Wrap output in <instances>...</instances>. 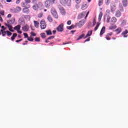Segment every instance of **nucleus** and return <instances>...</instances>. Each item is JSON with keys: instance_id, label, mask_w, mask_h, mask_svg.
Returning a JSON list of instances; mask_svg holds the SVG:
<instances>
[{"instance_id": "1", "label": "nucleus", "mask_w": 128, "mask_h": 128, "mask_svg": "<svg viewBox=\"0 0 128 128\" xmlns=\"http://www.w3.org/2000/svg\"><path fill=\"white\" fill-rule=\"evenodd\" d=\"M60 2L63 6H70L72 4V0H60Z\"/></svg>"}, {"instance_id": "2", "label": "nucleus", "mask_w": 128, "mask_h": 128, "mask_svg": "<svg viewBox=\"0 0 128 128\" xmlns=\"http://www.w3.org/2000/svg\"><path fill=\"white\" fill-rule=\"evenodd\" d=\"M51 12L55 18H58V12L56 11V9L54 8H52L51 9Z\"/></svg>"}, {"instance_id": "3", "label": "nucleus", "mask_w": 128, "mask_h": 128, "mask_svg": "<svg viewBox=\"0 0 128 128\" xmlns=\"http://www.w3.org/2000/svg\"><path fill=\"white\" fill-rule=\"evenodd\" d=\"M30 6L28 5L27 8H24L22 9V12L24 14H30Z\"/></svg>"}, {"instance_id": "4", "label": "nucleus", "mask_w": 128, "mask_h": 128, "mask_svg": "<svg viewBox=\"0 0 128 128\" xmlns=\"http://www.w3.org/2000/svg\"><path fill=\"white\" fill-rule=\"evenodd\" d=\"M56 30L59 32H64V24H62L59 25L56 28Z\"/></svg>"}, {"instance_id": "5", "label": "nucleus", "mask_w": 128, "mask_h": 128, "mask_svg": "<svg viewBox=\"0 0 128 128\" xmlns=\"http://www.w3.org/2000/svg\"><path fill=\"white\" fill-rule=\"evenodd\" d=\"M40 28L42 30H44L46 28V24L44 20L40 21Z\"/></svg>"}, {"instance_id": "6", "label": "nucleus", "mask_w": 128, "mask_h": 128, "mask_svg": "<svg viewBox=\"0 0 128 128\" xmlns=\"http://www.w3.org/2000/svg\"><path fill=\"white\" fill-rule=\"evenodd\" d=\"M84 24V20H82L81 21L79 22L76 23V26L78 28H82Z\"/></svg>"}, {"instance_id": "7", "label": "nucleus", "mask_w": 128, "mask_h": 128, "mask_svg": "<svg viewBox=\"0 0 128 128\" xmlns=\"http://www.w3.org/2000/svg\"><path fill=\"white\" fill-rule=\"evenodd\" d=\"M58 8H59L62 14H66V10H64V8L63 7H62L60 6H58Z\"/></svg>"}, {"instance_id": "8", "label": "nucleus", "mask_w": 128, "mask_h": 128, "mask_svg": "<svg viewBox=\"0 0 128 128\" xmlns=\"http://www.w3.org/2000/svg\"><path fill=\"white\" fill-rule=\"evenodd\" d=\"M42 6V3H39L38 4H36V5H34L32 6V8L34 10H36L38 8H40Z\"/></svg>"}, {"instance_id": "9", "label": "nucleus", "mask_w": 128, "mask_h": 128, "mask_svg": "<svg viewBox=\"0 0 128 128\" xmlns=\"http://www.w3.org/2000/svg\"><path fill=\"white\" fill-rule=\"evenodd\" d=\"M86 12H84L82 13L79 14L78 16V18L79 20H80V18H84V16H86Z\"/></svg>"}, {"instance_id": "10", "label": "nucleus", "mask_w": 128, "mask_h": 128, "mask_svg": "<svg viewBox=\"0 0 128 128\" xmlns=\"http://www.w3.org/2000/svg\"><path fill=\"white\" fill-rule=\"evenodd\" d=\"M10 24H7L6 23H5V26H8L9 30H10V32H14V30H12V26Z\"/></svg>"}, {"instance_id": "11", "label": "nucleus", "mask_w": 128, "mask_h": 128, "mask_svg": "<svg viewBox=\"0 0 128 128\" xmlns=\"http://www.w3.org/2000/svg\"><path fill=\"white\" fill-rule=\"evenodd\" d=\"M22 30L24 32H28V30H30V26H28V25H25L22 28Z\"/></svg>"}, {"instance_id": "12", "label": "nucleus", "mask_w": 128, "mask_h": 128, "mask_svg": "<svg viewBox=\"0 0 128 128\" xmlns=\"http://www.w3.org/2000/svg\"><path fill=\"white\" fill-rule=\"evenodd\" d=\"M15 22L16 19L14 18H12V20H8L7 22L8 24H14Z\"/></svg>"}, {"instance_id": "13", "label": "nucleus", "mask_w": 128, "mask_h": 128, "mask_svg": "<svg viewBox=\"0 0 128 128\" xmlns=\"http://www.w3.org/2000/svg\"><path fill=\"white\" fill-rule=\"evenodd\" d=\"M106 32V26H103L100 32V36H102Z\"/></svg>"}, {"instance_id": "14", "label": "nucleus", "mask_w": 128, "mask_h": 128, "mask_svg": "<svg viewBox=\"0 0 128 128\" xmlns=\"http://www.w3.org/2000/svg\"><path fill=\"white\" fill-rule=\"evenodd\" d=\"M115 16H116V18H120V16H122V13L120 12V10H117L116 12Z\"/></svg>"}, {"instance_id": "15", "label": "nucleus", "mask_w": 128, "mask_h": 128, "mask_svg": "<svg viewBox=\"0 0 128 128\" xmlns=\"http://www.w3.org/2000/svg\"><path fill=\"white\" fill-rule=\"evenodd\" d=\"M122 29L120 28H118L115 30V32L117 34H120V32H122Z\"/></svg>"}, {"instance_id": "16", "label": "nucleus", "mask_w": 128, "mask_h": 128, "mask_svg": "<svg viewBox=\"0 0 128 128\" xmlns=\"http://www.w3.org/2000/svg\"><path fill=\"white\" fill-rule=\"evenodd\" d=\"M92 30L88 31V34L84 38H88V36H92Z\"/></svg>"}, {"instance_id": "17", "label": "nucleus", "mask_w": 128, "mask_h": 128, "mask_svg": "<svg viewBox=\"0 0 128 128\" xmlns=\"http://www.w3.org/2000/svg\"><path fill=\"white\" fill-rule=\"evenodd\" d=\"M50 4V0H47L45 2V6L46 8H49Z\"/></svg>"}, {"instance_id": "18", "label": "nucleus", "mask_w": 128, "mask_h": 128, "mask_svg": "<svg viewBox=\"0 0 128 128\" xmlns=\"http://www.w3.org/2000/svg\"><path fill=\"white\" fill-rule=\"evenodd\" d=\"M34 23L35 28H38L40 26V22L38 21L34 20Z\"/></svg>"}, {"instance_id": "19", "label": "nucleus", "mask_w": 128, "mask_h": 128, "mask_svg": "<svg viewBox=\"0 0 128 128\" xmlns=\"http://www.w3.org/2000/svg\"><path fill=\"white\" fill-rule=\"evenodd\" d=\"M111 22L113 24H114L116 22V17H113L111 19Z\"/></svg>"}, {"instance_id": "20", "label": "nucleus", "mask_w": 128, "mask_h": 128, "mask_svg": "<svg viewBox=\"0 0 128 128\" xmlns=\"http://www.w3.org/2000/svg\"><path fill=\"white\" fill-rule=\"evenodd\" d=\"M122 3L124 6H128V0H122Z\"/></svg>"}, {"instance_id": "21", "label": "nucleus", "mask_w": 128, "mask_h": 128, "mask_svg": "<svg viewBox=\"0 0 128 128\" xmlns=\"http://www.w3.org/2000/svg\"><path fill=\"white\" fill-rule=\"evenodd\" d=\"M18 34L16 33H14L12 34V36L11 37V40H14V39L16 38V36H17Z\"/></svg>"}, {"instance_id": "22", "label": "nucleus", "mask_w": 128, "mask_h": 128, "mask_svg": "<svg viewBox=\"0 0 128 128\" xmlns=\"http://www.w3.org/2000/svg\"><path fill=\"white\" fill-rule=\"evenodd\" d=\"M46 32L47 36H52V30H46Z\"/></svg>"}, {"instance_id": "23", "label": "nucleus", "mask_w": 128, "mask_h": 128, "mask_svg": "<svg viewBox=\"0 0 128 128\" xmlns=\"http://www.w3.org/2000/svg\"><path fill=\"white\" fill-rule=\"evenodd\" d=\"M116 5H112V6H111V11H112V12H114L116 11Z\"/></svg>"}, {"instance_id": "24", "label": "nucleus", "mask_w": 128, "mask_h": 128, "mask_svg": "<svg viewBox=\"0 0 128 128\" xmlns=\"http://www.w3.org/2000/svg\"><path fill=\"white\" fill-rule=\"evenodd\" d=\"M14 30H17V32H18L20 30V25H18L16 26L14 28Z\"/></svg>"}, {"instance_id": "25", "label": "nucleus", "mask_w": 128, "mask_h": 128, "mask_svg": "<svg viewBox=\"0 0 128 128\" xmlns=\"http://www.w3.org/2000/svg\"><path fill=\"white\" fill-rule=\"evenodd\" d=\"M102 12H100L98 18L99 22H100V20H102Z\"/></svg>"}, {"instance_id": "26", "label": "nucleus", "mask_w": 128, "mask_h": 128, "mask_svg": "<svg viewBox=\"0 0 128 128\" xmlns=\"http://www.w3.org/2000/svg\"><path fill=\"white\" fill-rule=\"evenodd\" d=\"M21 11H22V8H20V6L16 7V12H18Z\"/></svg>"}, {"instance_id": "27", "label": "nucleus", "mask_w": 128, "mask_h": 128, "mask_svg": "<svg viewBox=\"0 0 128 128\" xmlns=\"http://www.w3.org/2000/svg\"><path fill=\"white\" fill-rule=\"evenodd\" d=\"M47 20H48L50 22H52V18L50 16H48L47 18Z\"/></svg>"}, {"instance_id": "28", "label": "nucleus", "mask_w": 128, "mask_h": 128, "mask_svg": "<svg viewBox=\"0 0 128 128\" xmlns=\"http://www.w3.org/2000/svg\"><path fill=\"white\" fill-rule=\"evenodd\" d=\"M109 28L110 30H114V28H116V26L112 24L109 27Z\"/></svg>"}, {"instance_id": "29", "label": "nucleus", "mask_w": 128, "mask_h": 128, "mask_svg": "<svg viewBox=\"0 0 128 128\" xmlns=\"http://www.w3.org/2000/svg\"><path fill=\"white\" fill-rule=\"evenodd\" d=\"M28 6H29L28 4V3L26 2H22V6L23 7V8H28Z\"/></svg>"}, {"instance_id": "30", "label": "nucleus", "mask_w": 128, "mask_h": 128, "mask_svg": "<svg viewBox=\"0 0 128 128\" xmlns=\"http://www.w3.org/2000/svg\"><path fill=\"white\" fill-rule=\"evenodd\" d=\"M88 8V6H86V4H84L82 6V10H86V8Z\"/></svg>"}, {"instance_id": "31", "label": "nucleus", "mask_w": 128, "mask_h": 128, "mask_svg": "<svg viewBox=\"0 0 128 128\" xmlns=\"http://www.w3.org/2000/svg\"><path fill=\"white\" fill-rule=\"evenodd\" d=\"M84 34H83L78 37V38L76 40H82V38H84Z\"/></svg>"}, {"instance_id": "32", "label": "nucleus", "mask_w": 128, "mask_h": 128, "mask_svg": "<svg viewBox=\"0 0 128 128\" xmlns=\"http://www.w3.org/2000/svg\"><path fill=\"white\" fill-rule=\"evenodd\" d=\"M68 30H72V28H74V25H72L70 26H67Z\"/></svg>"}, {"instance_id": "33", "label": "nucleus", "mask_w": 128, "mask_h": 128, "mask_svg": "<svg viewBox=\"0 0 128 128\" xmlns=\"http://www.w3.org/2000/svg\"><path fill=\"white\" fill-rule=\"evenodd\" d=\"M128 34V31L126 30L124 32H123L121 34L122 36H124L126 34Z\"/></svg>"}, {"instance_id": "34", "label": "nucleus", "mask_w": 128, "mask_h": 128, "mask_svg": "<svg viewBox=\"0 0 128 128\" xmlns=\"http://www.w3.org/2000/svg\"><path fill=\"white\" fill-rule=\"evenodd\" d=\"M100 24L99 22H98L96 24V26L94 28V30H98V26H100Z\"/></svg>"}, {"instance_id": "35", "label": "nucleus", "mask_w": 128, "mask_h": 128, "mask_svg": "<svg viewBox=\"0 0 128 128\" xmlns=\"http://www.w3.org/2000/svg\"><path fill=\"white\" fill-rule=\"evenodd\" d=\"M104 2V0H99L98 6H100Z\"/></svg>"}, {"instance_id": "36", "label": "nucleus", "mask_w": 128, "mask_h": 128, "mask_svg": "<svg viewBox=\"0 0 128 128\" xmlns=\"http://www.w3.org/2000/svg\"><path fill=\"white\" fill-rule=\"evenodd\" d=\"M6 34H7V35L8 36H12V33L10 32V31L8 30H6Z\"/></svg>"}, {"instance_id": "37", "label": "nucleus", "mask_w": 128, "mask_h": 128, "mask_svg": "<svg viewBox=\"0 0 128 128\" xmlns=\"http://www.w3.org/2000/svg\"><path fill=\"white\" fill-rule=\"evenodd\" d=\"M106 16H110V10H106Z\"/></svg>"}, {"instance_id": "38", "label": "nucleus", "mask_w": 128, "mask_h": 128, "mask_svg": "<svg viewBox=\"0 0 128 128\" xmlns=\"http://www.w3.org/2000/svg\"><path fill=\"white\" fill-rule=\"evenodd\" d=\"M23 34H24V38H28V34H26V33H24Z\"/></svg>"}, {"instance_id": "39", "label": "nucleus", "mask_w": 128, "mask_h": 128, "mask_svg": "<svg viewBox=\"0 0 128 128\" xmlns=\"http://www.w3.org/2000/svg\"><path fill=\"white\" fill-rule=\"evenodd\" d=\"M40 36H41V37L42 38H46V34L44 33H42L40 34Z\"/></svg>"}, {"instance_id": "40", "label": "nucleus", "mask_w": 128, "mask_h": 128, "mask_svg": "<svg viewBox=\"0 0 128 128\" xmlns=\"http://www.w3.org/2000/svg\"><path fill=\"white\" fill-rule=\"evenodd\" d=\"M106 38L107 40H110V37L108 36V35H106Z\"/></svg>"}, {"instance_id": "41", "label": "nucleus", "mask_w": 128, "mask_h": 128, "mask_svg": "<svg viewBox=\"0 0 128 128\" xmlns=\"http://www.w3.org/2000/svg\"><path fill=\"white\" fill-rule=\"evenodd\" d=\"M0 14H1V16H4V10H0Z\"/></svg>"}, {"instance_id": "42", "label": "nucleus", "mask_w": 128, "mask_h": 128, "mask_svg": "<svg viewBox=\"0 0 128 128\" xmlns=\"http://www.w3.org/2000/svg\"><path fill=\"white\" fill-rule=\"evenodd\" d=\"M126 24V20H123L122 24V26H125V24Z\"/></svg>"}, {"instance_id": "43", "label": "nucleus", "mask_w": 128, "mask_h": 128, "mask_svg": "<svg viewBox=\"0 0 128 128\" xmlns=\"http://www.w3.org/2000/svg\"><path fill=\"white\" fill-rule=\"evenodd\" d=\"M106 4H107V6H108L110 4V0H105Z\"/></svg>"}, {"instance_id": "44", "label": "nucleus", "mask_w": 128, "mask_h": 128, "mask_svg": "<svg viewBox=\"0 0 128 128\" xmlns=\"http://www.w3.org/2000/svg\"><path fill=\"white\" fill-rule=\"evenodd\" d=\"M28 40H29V42H33L34 41V38H32L28 37Z\"/></svg>"}, {"instance_id": "45", "label": "nucleus", "mask_w": 128, "mask_h": 128, "mask_svg": "<svg viewBox=\"0 0 128 128\" xmlns=\"http://www.w3.org/2000/svg\"><path fill=\"white\" fill-rule=\"evenodd\" d=\"M34 40L36 42H40V38H36Z\"/></svg>"}, {"instance_id": "46", "label": "nucleus", "mask_w": 128, "mask_h": 128, "mask_svg": "<svg viewBox=\"0 0 128 128\" xmlns=\"http://www.w3.org/2000/svg\"><path fill=\"white\" fill-rule=\"evenodd\" d=\"M30 34L32 35V36H36V34L33 32H30Z\"/></svg>"}, {"instance_id": "47", "label": "nucleus", "mask_w": 128, "mask_h": 128, "mask_svg": "<svg viewBox=\"0 0 128 128\" xmlns=\"http://www.w3.org/2000/svg\"><path fill=\"white\" fill-rule=\"evenodd\" d=\"M110 16H108L107 18L106 22L108 23V22H110Z\"/></svg>"}, {"instance_id": "48", "label": "nucleus", "mask_w": 128, "mask_h": 128, "mask_svg": "<svg viewBox=\"0 0 128 128\" xmlns=\"http://www.w3.org/2000/svg\"><path fill=\"white\" fill-rule=\"evenodd\" d=\"M24 18H30V16L28 15L24 16Z\"/></svg>"}, {"instance_id": "49", "label": "nucleus", "mask_w": 128, "mask_h": 128, "mask_svg": "<svg viewBox=\"0 0 128 128\" xmlns=\"http://www.w3.org/2000/svg\"><path fill=\"white\" fill-rule=\"evenodd\" d=\"M52 38H54V36H50L48 38V40H52Z\"/></svg>"}, {"instance_id": "50", "label": "nucleus", "mask_w": 128, "mask_h": 128, "mask_svg": "<svg viewBox=\"0 0 128 128\" xmlns=\"http://www.w3.org/2000/svg\"><path fill=\"white\" fill-rule=\"evenodd\" d=\"M2 36H6V31H4V32H2Z\"/></svg>"}, {"instance_id": "51", "label": "nucleus", "mask_w": 128, "mask_h": 128, "mask_svg": "<svg viewBox=\"0 0 128 128\" xmlns=\"http://www.w3.org/2000/svg\"><path fill=\"white\" fill-rule=\"evenodd\" d=\"M20 0H16V4H20Z\"/></svg>"}, {"instance_id": "52", "label": "nucleus", "mask_w": 128, "mask_h": 128, "mask_svg": "<svg viewBox=\"0 0 128 128\" xmlns=\"http://www.w3.org/2000/svg\"><path fill=\"white\" fill-rule=\"evenodd\" d=\"M67 24L70 25V24H72V21L69 20L68 22H67Z\"/></svg>"}, {"instance_id": "53", "label": "nucleus", "mask_w": 128, "mask_h": 128, "mask_svg": "<svg viewBox=\"0 0 128 128\" xmlns=\"http://www.w3.org/2000/svg\"><path fill=\"white\" fill-rule=\"evenodd\" d=\"M42 14L40 13L38 14V18H42Z\"/></svg>"}, {"instance_id": "54", "label": "nucleus", "mask_w": 128, "mask_h": 128, "mask_svg": "<svg viewBox=\"0 0 128 128\" xmlns=\"http://www.w3.org/2000/svg\"><path fill=\"white\" fill-rule=\"evenodd\" d=\"M90 38H88L84 41V42H90Z\"/></svg>"}, {"instance_id": "55", "label": "nucleus", "mask_w": 128, "mask_h": 128, "mask_svg": "<svg viewBox=\"0 0 128 128\" xmlns=\"http://www.w3.org/2000/svg\"><path fill=\"white\" fill-rule=\"evenodd\" d=\"M25 2L26 4H30V0H25Z\"/></svg>"}, {"instance_id": "56", "label": "nucleus", "mask_w": 128, "mask_h": 128, "mask_svg": "<svg viewBox=\"0 0 128 128\" xmlns=\"http://www.w3.org/2000/svg\"><path fill=\"white\" fill-rule=\"evenodd\" d=\"M106 35L108 36H112V32H111L108 33Z\"/></svg>"}, {"instance_id": "57", "label": "nucleus", "mask_w": 128, "mask_h": 128, "mask_svg": "<svg viewBox=\"0 0 128 128\" xmlns=\"http://www.w3.org/2000/svg\"><path fill=\"white\" fill-rule=\"evenodd\" d=\"M96 24V19H94L93 20V26H94Z\"/></svg>"}, {"instance_id": "58", "label": "nucleus", "mask_w": 128, "mask_h": 128, "mask_svg": "<svg viewBox=\"0 0 128 128\" xmlns=\"http://www.w3.org/2000/svg\"><path fill=\"white\" fill-rule=\"evenodd\" d=\"M70 44V42H64L62 44L64 46V44Z\"/></svg>"}, {"instance_id": "59", "label": "nucleus", "mask_w": 128, "mask_h": 128, "mask_svg": "<svg viewBox=\"0 0 128 128\" xmlns=\"http://www.w3.org/2000/svg\"><path fill=\"white\" fill-rule=\"evenodd\" d=\"M22 39H20V40H16V42H22Z\"/></svg>"}, {"instance_id": "60", "label": "nucleus", "mask_w": 128, "mask_h": 128, "mask_svg": "<svg viewBox=\"0 0 128 128\" xmlns=\"http://www.w3.org/2000/svg\"><path fill=\"white\" fill-rule=\"evenodd\" d=\"M0 22H4V20H2V16L0 15Z\"/></svg>"}, {"instance_id": "61", "label": "nucleus", "mask_w": 128, "mask_h": 128, "mask_svg": "<svg viewBox=\"0 0 128 128\" xmlns=\"http://www.w3.org/2000/svg\"><path fill=\"white\" fill-rule=\"evenodd\" d=\"M6 2H12V0H6Z\"/></svg>"}, {"instance_id": "62", "label": "nucleus", "mask_w": 128, "mask_h": 128, "mask_svg": "<svg viewBox=\"0 0 128 128\" xmlns=\"http://www.w3.org/2000/svg\"><path fill=\"white\" fill-rule=\"evenodd\" d=\"M7 18H12V14H8L7 16Z\"/></svg>"}, {"instance_id": "63", "label": "nucleus", "mask_w": 128, "mask_h": 128, "mask_svg": "<svg viewBox=\"0 0 128 128\" xmlns=\"http://www.w3.org/2000/svg\"><path fill=\"white\" fill-rule=\"evenodd\" d=\"M56 32V30H54L52 31V33L54 34H55Z\"/></svg>"}, {"instance_id": "64", "label": "nucleus", "mask_w": 128, "mask_h": 128, "mask_svg": "<svg viewBox=\"0 0 128 128\" xmlns=\"http://www.w3.org/2000/svg\"><path fill=\"white\" fill-rule=\"evenodd\" d=\"M2 28L4 30H6V28H4V26H2Z\"/></svg>"}]
</instances>
